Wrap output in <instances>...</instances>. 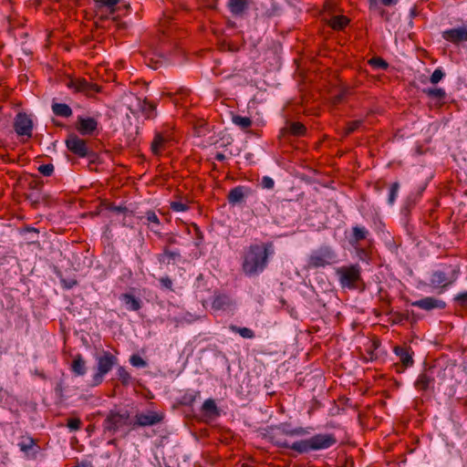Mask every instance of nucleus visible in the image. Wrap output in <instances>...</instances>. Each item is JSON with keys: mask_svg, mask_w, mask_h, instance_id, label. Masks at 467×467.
Masks as SVG:
<instances>
[{"mask_svg": "<svg viewBox=\"0 0 467 467\" xmlns=\"http://www.w3.org/2000/svg\"><path fill=\"white\" fill-rule=\"evenodd\" d=\"M67 426L72 431H78L80 429L81 421L78 418H72L67 420Z\"/></svg>", "mask_w": 467, "mask_h": 467, "instance_id": "46", "label": "nucleus"}, {"mask_svg": "<svg viewBox=\"0 0 467 467\" xmlns=\"http://www.w3.org/2000/svg\"><path fill=\"white\" fill-rule=\"evenodd\" d=\"M309 440L310 447H312L313 451L327 449L337 442L336 437L333 434L328 433L317 434L309 438Z\"/></svg>", "mask_w": 467, "mask_h": 467, "instance_id": "12", "label": "nucleus"}, {"mask_svg": "<svg viewBox=\"0 0 467 467\" xmlns=\"http://www.w3.org/2000/svg\"><path fill=\"white\" fill-rule=\"evenodd\" d=\"M67 87L75 89L77 92H82L87 96H93L99 91L98 85L87 81L85 78H73L67 83Z\"/></svg>", "mask_w": 467, "mask_h": 467, "instance_id": "9", "label": "nucleus"}, {"mask_svg": "<svg viewBox=\"0 0 467 467\" xmlns=\"http://www.w3.org/2000/svg\"><path fill=\"white\" fill-rule=\"evenodd\" d=\"M130 362L133 367L145 368L147 366L146 361L139 355H132L130 358Z\"/></svg>", "mask_w": 467, "mask_h": 467, "instance_id": "41", "label": "nucleus"}, {"mask_svg": "<svg viewBox=\"0 0 467 467\" xmlns=\"http://www.w3.org/2000/svg\"><path fill=\"white\" fill-rule=\"evenodd\" d=\"M241 467H251V466H249L248 464L244 463V464H242Z\"/></svg>", "mask_w": 467, "mask_h": 467, "instance_id": "60", "label": "nucleus"}, {"mask_svg": "<svg viewBox=\"0 0 467 467\" xmlns=\"http://www.w3.org/2000/svg\"><path fill=\"white\" fill-rule=\"evenodd\" d=\"M434 384V377L431 368L424 369L414 382V387L419 391H426Z\"/></svg>", "mask_w": 467, "mask_h": 467, "instance_id": "15", "label": "nucleus"}, {"mask_svg": "<svg viewBox=\"0 0 467 467\" xmlns=\"http://www.w3.org/2000/svg\"><path fill=\"white\" fill-rule=\"evenodd\" d=\"M458 273H459V268L454 269L451 273V276L448 277L447 275L442 271H434L431 274V276L430 279L431 285L435 288L447 287L448 285H450L455 282V280L457 279V276H458Z\"/></svg>", "mask_w": 467, "mask_h": 467, "instance_id": "10", "label": "nucleus"}, {"mask_svg": "<svg viewBox=\"0 0 467 467\" xmlns=\"http://www.w3.org/2000/svg\"><path fill=\"white\" fill-rule=\"evenodd\" d=\"M143 218L146 219V221L148 222L149 224H151L150 225V230L153 233H155L157 234H160L159 226L161 224V222L159 220V217L155 213V212H153V211L146 212L145 215L143 216Z\"/></svg>", "mask_w": 467, "mask_h": 467, "instance_id": "29", "label": "nucleus"}, {"mask_svg": "<svg viewBox=\"0 0 467 467\" xmlns=\"http://www.w3.org/2000/svg\"><path fill=\"white\" fill-rule=\"evenodd\" d=\"M231 13L237 16H242L248 7L246 0H229L228 3Z\"/></svg>", "mask_w": 467, "mask_h": 467, "instance_id": "22", "label": "nucleus"}, {"mask_svg": "<svg viewBox=\"0 0 467 467\" xmlns=\"http://www.w3.org/2000/svg\"><path fill=\"white\" fill-rule=\"evenodd\" d=\"M66 145L68 150L80 158H85L89 155V150L87 146L86 140L80 139L74 133L67 136Z\"/></svg>", "mask_w": 467, "mask_h": 467, "instance_id": "6", "label": "nucleus"}, {"mask_svg": "<svg viewBox=\"0 0 467 467\" xmlns=\"http://www.w3.org/2000/svg\"><path fill=\"white\" fill-rule=\"evenodd\" d=\"M380 1L386 6L396 5L398 2V0H380Z\"/></svg>", "mask_w": 467, "mask_h": 467, "instance_id": "55", "label": "nucleus"}, {"mask_svg": "<svg viewBox=\"0 0 467 467\" xmlns=\"http://www.w3.org/2000/svg\"><path fill=\"white\" fill-rule=\"evenodd\" d=\"M202 410L206 415H209L211 417H215L219 415V411L215 404V401L212 399H208L203 402Z\"/></svg>", "mask_w": 467, "mask_h": 467, "instance_id": "31", "label": "nucleus"}, {"mask_svg": "<svg viewBox=\"0 0 467 467\" xmlns=\"http://www.w3.org/2000/svg\"><path fill=\"white\" fill-rule=\"evenodd\" d=\"M445 74L441 68H436L431 74L430 81L431 84H437L443 78Z\"/></svg>", "mask_w": 467, "mask_h": 467, "instance_id": "43", "label": "nucleus"}, {"mask_svg": "<svg viewBox=\"0 0 467 467\" xmlns=\"http://www.w3.org/2000/svg\"><path fill=\"white\" fill-rule=\"evenodd\" d=\"M165 142V138L161 133H157L150 144L152 153L154 155H160L163 150Z\"/></svg>", "mask_w": 467, "mask_h": 467, "instance_id": "30", "label": "nucleus"}, {"mask_svg": "<svg viewBox=\"0 0 467 467\" xmlns=\"http://www.w3.org/2000/svg\"><path fill=\"white\" fill-rule=\"evenodd\" d=\"M14 129L17 135L30 138L33 130V121L26 113H18L15 119Z\"/></svg>", "mask_w": 467, "mask_h": 467, "instance_id": "8", "label": "nucleus"}, {"mask_svg": "<svg viewBox=\"0 0 467 467\" xmlns=\"http://www.w3.org/2000/svg\"><path fill=\"white\" fill-rule=\"evenodd\" d=\"M411 305L427 311L435 308L443 309L446 306V303L444 301L431 296H427L422 299L414 301L411 303Z\"/></svg>", "mask_w": 467, "mask_h": 467, "instance_id": "17", "label": "nucleus"}, {"mask_svg": "<svg viewBox=\"0 0 467 467\" xmlns=\"http://www.w3.org/2000/svg\"><path fill=\"white\" fill-rule=\"evenodd\" d=\"M118 378L121 381V383L123 385H128L130 383V373L126 370L125 368L123 367H119L118 368Z\"/></svg>", "mask_w": 467, "mask_h": 467, "instance_id": "38", "label": "nucleus"}, {"mask_svg": "<svg viewBox=\"0 0 467 467\" xmlns=\"http://www.w3.org/2000/svg\"><path fill=\"white\" fill-rule=\"evenodd\" d=\"M130 414L128 411L120 412L110 410L102 423L103 432L114 435L118 431L128 424Z\"/></svg>", "mask_w": 467, "mask_h": 467, "instance_id": "4", "label": "nucleus"}, {"mask_svg": "<svg viewBox=\"0 0 467 467\" xmlns=\"http://www.w3.org/2000/svg\"><path fill=\"white\" fill-rule=\"evenodd\" d=\"M337 262V254L335 249L323 244L317 249L313 250L306 260V269L325 268Z\"/></svg>", "mask_w": 467, "mask_h": 467, "instance_id": "3", "label": "nucleus"}, {"mask_svg": "<svg viewBox=\"0 0 467 467\" xmlns=\"http://www.w3.org/2000/svg\"><path fill=\"white\" fill-rule=\"evenodd\" d=\"M454 301L461 306H467V291L458 294L454 297Z\"/></svg>", "mask_w": 467, "mask_h": 467, "instance_id": "47", "label": "nucleus"}, {"mask_svg": "<svg viewBox=\"0 0 467 467\" xmlns=\"http://www.w3.org/2000/svg\"><path fill=\"white\" fill-rule=\"evenodd\" d=\"M61 284H62L63 287H65L67 289H70L78 285V281L74 278H70V279L62 278Z\"/></svg>", "mask_w": 467, "mask_h": 467, "instance_id": "49", "label": "nucleus"}, {"mask_svg": "<svg viewBox=\"0 0 467 467\" xmlns=\"http://www.w3.org/2000/svg\"><path fill=\"white\" fill-rule=\"evenodd\" d=\"M52 111L56 116L63 118H69L73 113L71 108L65 103H53Z\"/></svg>", "mask_w": 467, "mask_h": 467, "instance_id": "27", "label": "nucleus"}, {"mask_svg": "<svg viewBox=\"0 0 467 467\" xmlns=\"http://www.w3.org/2000/svg\"><path fill=\"white\" fill-rule=\"evenodd\" d=\"M423 93L426 94L429 98L437 100V102H440L441 104L444 103L446 92L441 88H424Z\"/></svg>", "mask_w": 467, "mask_h": 467, "instance_id": "26", "label": "nucleus"}, {"mask_svg": "<svg viewBox=\"0 0 467 467\" xmlns=\"http://www.w3.org/2000/svg\"><path fill=\"white\" fill-rule=\"evenodd\" d=\"M356 250H357L358 257L361 260L365 261L367 259V257H368L367 251L364 248H358V246H357Z\"/></svg>", "mask_w": 467, "mask_h": 467, "instance_id": "52", "label": "nucleus"}, {"mask_svg": "<svg viewBox=\"0 0 467 467\" xmlns=\"http://www.w3.org/2000/svg\"><path fill=\"white\" fill-rule=\"evenodd\" d=\"M400 189V183L398 182H393L390 186L388 202L389 204H392L395 202V199L398 194V191Z\"/></svg>", "mask_w": 467, "mask_h": 467, "instance_id": "40", "label": "nucleus"}, {"mask_svg": "<svg viewBox=\"0 0 467 467\" xmlns=\"http://www.w3.org/2000/svg\"><path fill=\"white\" fill-rule=\"evenodd\" d=\"M232 120L234 124L238 126L243 130H246L248 128L252 126V119L248 117L234 115Z\"/></svg>", "mask_w": 467, "mask_h": 467, "instance_id": "34", "label": "nucleus"}, {"mask_svg": "<svg viewBox=\"0 0 467 467\" xmlns=\"http://www.w3.org/2000/svg\"><path fill=\"white\" fill-rule=\"evenodd\" d=\"M181 254L179 251H172L168 246L163 247V253L158 255V260L161 264H175L181 260Z\"/></svg>", "mask_w": 467, "mask_h": 467, "instance_id": "21", "label": "nucleus"}, {"mask_svg": "<svg viewBox=\"0 0 467 467\" xmlns=\"http://www.w3.org/2000/svg\"><path fill=\"white\" fill-rule=\"evenodd\" d=\"M283 433L285 435H289V436H302V435L308 434V431L302 427L296 428V429L283 428Z\"/></svg>", "mask_w": 467, "mask_h": 467, "instance_id": "36", "label": "nucleus"}, {"mask_svg": "<svg viewBox=\"0 0 467 467\" xmlns=\"http://www.w3.org/2000/svg\"><path fill=\"white\" fill-rule=\"evenodd\" d=\"M342 98H343V95H342V94H341V95H338V96H336V97H335V99H334V103H338V102H340V101H341V99H342Z\"/></svg>", "mask_w": 467, "mask_h": 467, "instance_id": "57", "label": "nucleus"}, {"mask_svg": "<svg viewBox=\"0 0 467 467\" xmlns=\"http://www.w3.org/2000/svg\"><path fill=\"white\" fill-rule=\"evenodd\" d=\"M118 358L109 351H103L97 357L98 372L93 377V384L99 385L102 382L104 376L109 373L117 364Z\"/></svg>", "mask_w": 467, "mask_h": 467, "instance_id": "5", "label": "nucleus"}, {"mask_svg": "<svg viewBox=\"0 0 467 467\" xmlns=\"http://www.w3.org/2000/svg\"><path fill=\"white\" fill-rule=\"evenodd\" d=\"M111 211H113L115 213H126V212H128V209L126 207H122V206H113L111 208Z\"/></svg>", "mask_w": 467, "mask_h": 467, "instance_id": "54", "label": "nucleus"}, {"mask_svg": "<svg viewBox=\"0 0 467 467\" xmlns=\"http://www.w3.org/2000/svg\"><path fill=\"white\" fill-rule=\"evenodd\" d=\"M160 283L162 287L172 290V280L169 276L160 278Z\"/></svg>", "mask_w": 467, "mask_h": 467, "instance_id": "50", "label": "nucleus"}, {"mask_svg": "<svg viewBox=\"0 0 467 467\" xmlns=\"http://www.w3.org/2000/svg\"><path fill=\"white\" fill-rule=\"evenodd\" d=\"M252 190L244 186H236L233 188L228 193V202L231 204L241 202L245 195L251 194Z\"/></svg>", "mask_w": 467, "mask_h": 467, "instance_id": "20", "label": "nucleus"}, {"mask_svg": "<svg viewBox=\"0 0 467 467\" xmlns=\"http://www.w3.org/2000/svg\"><path fill=\"white\" fill-rule=\"evenodd\" d=\"M165 246L170 248L171 245L177 244V238L174 234H167L165 237Z\"/></svg>", "mask_w": 467, "mask_h": 467, "instance_id": "51", "label": "nucleus"}, {"mask_svg": "<svg viewBox=\"0 0 467 467\" xmlns=\"http://www.w3.org/2000/svg\"><path fill=\"white\" fill-rule=\"evenodd\" d=\"M348 19L344 16H333L329 21L330 26L336 30L343 29L348 25Z\"/></svg>", "mask_w": 467, "mask_h": 467, "instance_id": "33", "label": "nucleus"}, {"mask_svg": "<svg viewBox=\"0 0 467 467\" xmlns=\"http://www.w3.org/2000/svg\"><path fill=\"white\" fill-rule=\"evenodd\" d=\"M119 2V0H97V4L99 7H106L110 11L113 10V7Z\"/></svg>", "mask_w": 467, "mask_h": 467, "instance_id": "42", "label": "nucleus"}, {"mask_svg": "<svg viewBox=\"0 0 467 467\" xmlns=\"http://www.w3.org/2000/svg\"><path fill=\"white\" fill-rule=\"evenodd\" d=\"M230 329L234 333L239 334L244 338L254 337V332L248 327H239L235 325H231Z\"/></svg>", "mask_w": 467, "mask_h": 467, "instance_id": "35", "label": "nucleus"}, {"mask_svg": "<svg viewBox=\"0 0 467 467\" xmlns=\"http://www.w3.org/2000/svg\"><path fill=\"white\" fill-rule=\"evenodd\" d=\"M369 3H370V5H373L376 4L377 0H368Z\"/></svg>", "mask_w": 467, "mask_h": 467, "instance_id": "59", "label": "nucleus"}, {"mask_svg": "<svg viewBox=\"0 0 467 467\" xmlns=\"http://www.w3.org/2000/svg\"><path fill=\"white\" fill-rule=\"evenodd\" d=\"M275 443L280 448L291 449V444H289L286 441L277 440Z\"/></svg>", "mask_w": 467, "mask_h": 467, "instance_id": "53", "label": "nucleus"}, {"mask_svg": "<svg viewBox=\"0 0 467 467\" xmlns=\"http://www.w3.org/2000/svg\"><path fill=\"white\" fill-rule=\"evenodd\" d=\"M75 127L81 135H91L97 130L98 121L94 118L78 117Z\"/></svg>", "mask_w": 467, "mask_h": 467, "instance_id": "16", "label": "nucleus"}, {"mask_svg": "<svg viewBox=\"0 0 467 467\" xmlns=\"http://www.w3.org/2000/svg\"><path fill=\"white\" fill-rule=\"evenodd\" d=\"M120 299L127 306L129 310L138 311L141 307L140 300L130 294H122Z\"/></svg>", "mask_w": 467, "mask_h": 467, "instance_id": "25", "label": "nucleus"}, {"mask_svg": "<svg viewBox=\"0 0 467 467\" xmlns=\"http://www.w3.org/2000/svg\"><path fill=\"white\" fill-rule=\"evenodd\" d=\"M163 420V414L156 411H148L147 413H138L135 416L134 427L153 426Z\"/></svg>", "mask_w": 467, "mask_h": 467, "instance_id": "11", "label": "nucleus"}, {"mask_svg": "<svg viewBox=\"0 0 467 467\" xmlns=\"http://www.w3.org/2000/svg\"><path fill=\"white\" fill-rule=\"evenodd\" d=\"M41 1H42V0H36V4H37V5H40Z\"/></svg>", "mask_w": 467, "mask_h": 467, "instance_id": "61", "label": "nucleus"}, {"mask_svg": "<svg viewBox=\"0 0 467 467\" xmlns=\"http://www.w3.org/2000/svg\"><path fill=\"white\" fill-rule=\"evenodd\" d=\"M108 444L109 445H117V440L116 439H111L108 441Z\"/></svg>", "mask_w": 467, "mask_h": 467, "instance_id": "58", "label": "nucleus"}, {"mask_svg": "<svg viewBox=\"0 0 467 467\" xmlns=\"http://www.w3.org/2000/svg\"><path fill=\"white\" fill-rule=\"evenodd\" d=\"M232 304L231 298L226 295H219L215 296L212 303L213 309L221 310L229 307Z\"/></svg>", "mask_w": 467, "mask_h": 467, "instance_id": "28", "label": "nucleus"}, {"mask_svg": "<svg viewBox=\"0 0 467 467\" xmlns=\"http://www.w3.org/2000/svg\"><path fill=\"white\" fill-rule=\"evenodd\" d=\"M215 160L218 161H223L225 160V155L223 153L217 152L215 155Z\"/></svg>", "mask_w": 467, "mask_h": 467, "instance_id": "56", "label": "nucleus"}, {"mask_svg": "<svg viewBox=\"0 0 467 467\" xmlns=\"http://www.w3.org/2000/svg\"><path fill=\"white\" fill-rule=\"evenodd\" d=\"M442 37L446 41L459 46L462 42H467V27L459 26L445 30L442 32Z\"/></svg>", "mask_w": 467, "mask_h": 467, "instance_id": "13", "label": "nucleus"}, {"mask_svg": "<svg viewBox=\"0 0 467 467\" xmlns=\"http://www.w3.org/2000/svg\"><path fill=\"white\" fill-rule=\"evenodd\" d=\"M261 185L264 189L271 190L275 186V182L272 178L268 176H264L262 178Z\"/></svg>", "mask_w": 467, "mask_h": 467, "instance_id": "48", "label": "nucleus"}, {"mask_svg": "<svg viewBox=\"0 0 467 467\" xmlns=\"http://www.w3.org/2000/svg\"><path fill=\"white\" fill-rule=\"evenodd\" d=\"M171 209L174 212H185L189 209V206L182 202H171Z\"/></svg>", "mask_w": 467, "mask_h": 467, "instance_id": "45", "label": "nucleus"}, {"mask_svg": "<svg viewBox=\"0 0 467 467\" xmlns=\"http://www.w3.org/2000/svg\"><path fill=\"white\" fill-rule=\"evenodd\" d=\"M291 449L299 452V453H306L312 450V447H310V440H302L298 441H295L291 444Z\"/></svg>", "mask_w": 467, "mask_h": 467, "instance_id": "32", "label": "nucleus"}, {"mask_svg": "<svg viewBox=\"0 0 467 467\" xmlns=\"http://www.w3.org/2000/svg\"><path fill=\"white\" fill-rule=\"evenodd\" d=\"M394 353L399 358L400 363H396L395 368L398 373H402L406 368L411 367L414 363L412 354L413 352L410 348L396 346L394 348Z\"/></svg>", "mask_w": 467, "mask_h": 467, "instance_id": "7", "label": "nucleus"}, {"mask_svg": "<svg viewBox=\"0 0 467 467\" xmlns=\"http://www.w3.org/2000/svg\"><path fill=\"white\" fill-rule=\"evenodd\" d=\"M363 123V120L357 119L353 121H349L347 125L345 135H349L353 133L355 130H357Z\"/></svg>", "mask_w": 467, "mask_h": 467, "instance_id": "39", "label": "nucleus"}, {"mask_svg": "<svg viewBox=\"0 0 467 467\" xmlns=\"http://www.w3.org/2000/svg\"><path fill=\"white\" fill-rule=\"evenodd\" d=\"M285 132L293 136L300 137L306 134V128L301 122H292L289 124L287 128L282 130L283 134H285Z\"/></svg>", "mask_w": 467, "mask_h": 467, "instance_id": "24", "label": "nucleus"}, {"mask_svg": "<svg viewBox=\"0 0 467 467\" xmlns=\"http://www.w3.org/2000/svg\"><path fill=\"white\" fill-rule=\"evenodd\" d=\"M18 446L23 452L31 458H36L40 449L36 440L31 437H23Z\"/></svg>", "mask_w": 467, "mask_h": 467, "instance_id": "18", "label": "nucleus"}, {"mask_svg": "<svg viewBox=\"0 0 467 467\" xmlns=\"http://www.w3.org/2000/svg\"><path fill=\"white\" fill-rule=\"evenodd\" d=\"M130 109L135 115V109L131 107H130ZM136 110L140 111L147 119H153L157 116V105L146 99L143 100L136 99Z\"/></svg>", "mask_w": 467, "mask_h": 467, "instance_id": "14", "label": "nucleus"}, {"mask_svg": "<svg viewBox=\"0 0 467 467\" xmlns=\"http://www.w3.org/2000/svg\"><path fill=\"white\" fill-rule=\"evenodd\" d=\"M38 171L44 176H51L54 172V165L51 163L42 164L38 167Z\"/></svg>", "mask_w": 467, "mask_h": 467, "instance_id": "44", "label": "nucleus"}, {"mask_svg": "<svg viewBox=\"0 0 467 467\" xmlns=\"http://www.w3.org/2000/svg\"><path fill=\"white\" fill-rule=\"evenodd\" d=\"M336 275L338 282L343 288L350 290L360 289L364 287V282L361 276V267L358 264L340 266L336 269Z\"/></svg>", "mask_w": 467, "mask_h": 467, "instance_id": "2", "label": "nucleus"}, {"mask_svg": "<svg viewBox=\"0 0 467 467\" xmlns=\"http://www.w3.org/2000/svg\"><path fill=\"white\" fill-rule=\"evenodd\" d=\"M274 254L275 246L272 242L249 245L243 255V272L248 276L260 275L266 269L269 257Z\"/></svg>", "mask_w": 467, "mask_h": 467, "instance_id": "1", "label": "nucleus"}, {"mask_svg": "<svg viewBox=\"0 0 467 467\" xmlns=\"http://www.w3.org/2000/svg\"><path fill=\"white\" fill-rule=\"evenodd\" d=\"M71 370L76 376H83L86 371V362L80 354H78L71 364Z\"/></svg>", "mask_w": 467, "mask_h": 467, "instance_id": "23", "label": "nucleus"}, {"mask_svg": "<svg viewBox=\"0 0 467 467\" xmlns=\"http://www.w3.org/2000/svg\"><path fill=\"white\" fill-rule=\"evenodd\" d=\"M369 232L365 226L356 225L352 227L351 234L348 237V243L354 248L368 236Z\"/></svg>", "mask_w": 467, "mask_h": 467, "instance_id": "19", "label": "nucleus"}, {"mask_svg": "<svg viewBox=\"0 0 467 467\" xmlns=\"http://www.w3.org/2000/svg\"><path fill=\"white\" fill-rule=\"evenodd\" d=\"M369 65L380 69H387L389 64L381 57H375L369 59Z\"/></svg>", "mask_w": 467, "mask_h": 467, "instance_id": "37", "label": "nucleus"}]
</instances>
